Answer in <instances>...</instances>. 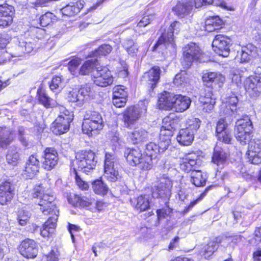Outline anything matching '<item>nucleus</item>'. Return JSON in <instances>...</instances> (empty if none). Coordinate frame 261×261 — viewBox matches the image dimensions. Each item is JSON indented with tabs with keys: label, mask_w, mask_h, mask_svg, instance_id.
Returning <instances> with one entry per match:
<instances>
[{
	"label": "nucleus",
	"mask_w": 261,
	"mask_h": 261,
	"mask_svg": "<svg viewBox=\"0 0 261 261\" xmlns=\"http://www.w3.org/2000/svg\"><path fill=\"white\" fill-rule=\"evenodd\" d=\"M163 125L161 127L160 140L158 144L150 142L146 145L145 156H149L153 163L152 160L159 154L167 149L171 142V137L176 127L175 120L170 116H167L163 119Z\"/></svg>",
	"instance_id": "nucleus-1"
},
{
	"label": "nucleus",
	"mask_w": 261,
	"mask_h": 261,
	"mask_svg": "<svg viewBox=\"0 0 261 261\" xmlns=\"http://www.w3.org/2000/svg\"><path fill=\"white\" fill-rule=\"evenodd\" d=\"M158 102L160 108L174 109L176 112H183L189 109L191 100L188 96L165 91L161 94Z\"/></svg>",
	"instance_id": "nucleus-2"
},
{
	"label": "nucleus",
	"mask_w": 261,
	"mask_h": 261,
	"mask_svg": "<svg viewBox=\"0 0 261 261\" xmlns=\"http://www.w3.org/2000/svg\"><path fill=\"white\" fill-rule=\"evenodd\" d=\"M42 187L36 186L32 193V197L37 198L40 210L45 215H59V211L54 202L55 197L48 193H43Z\"/></svg>",
	"instance_id": "nucleus-3"
},
{
	"label": "nucleus",
	"mask_w": 261,
	"mask_h": 261,
	"mask_svg": "<svg viewBox=\"0 0 261 261\" xmlns=\"http://www.w3.org/2000/svg\"><path fill=\"white\" fill-rule=\"evenodd\" d=\"M97 161L95 153L91 150H83L76 153L75 160L73 162L74 171H81L88 174L94 169Z\"/></svg>",
	"instance_id": "nucleus-4"
},
{
	"label": "nucleus",
	"mask_w": 261,
	"mask_h": 261,
	"mask_svg": "<svg viewBox=\"0 0 261 261\" xmlns=\"http://www.w3.org/2000/svg\"><path fill=\"white\" fill-rule=\"evenodd\" d=\"M103 126L104 121L99 112L89 111L86 113L82 125L84 133L92 135L93 132L102 129Z\"/></svg>",
	"instance_id": "nucleus-5"
},
{
	"label": "nucleus",
	"mask_w": 261,
	"mask_h": 261,
	"mask_svg": "<svg viewBox=\"0 0 261 261\" xmlns=\"http://www.w3.org/2000/svg\"><path fill=\"white\" fill-rule=\"evenodd\" d=\"M252 128V123L248 116L237 119L234 130V136L237 140L241 144H246L250 141Z\"/></svg>",
	"instance_id": "nucleus-6"
},
{
	"label": "nucleus",
	"mask_w": 261,
	"mask_h": 261,
	"mask_svg": "<svg viewBox=\"0 0 261 261\" xmlns=\"http://www.w3.org/2000/svg\"><path fill=\"white\" fill-rule=\"evenodd\" d=\"M126 159L132 166H139L143 170H150L152 167V162L149 156L143 155L139 148L129 149L125 152Z\"/></svg>",
	"instance_id": "nucleus-7"
},
{
	"label": "nucleus",
	"mask_w": 261,
	"mask_h": 261,
	"mask_svg": "<svg viewBox=\"0 0 261 261\" xmlns=\"http://www.w3.org/2000/svg\"><path fill=\"white\" fill-rule=\"evenodd\" d=\"M104 171V177L111 182H115L120 178L118 160L114 153L106 152Z\"/></svg>",
	"instance_id": "nucleus-8"
},
{
	"label": "nucleus",
	"mask_w": 261,
	"mask_h": 261,
	"mask_svg": "<svg viewBox=\"0 0 261 261\" xmlns=\"http://www.w3.org/2000/svg\"><path fill=\"white\" fill-rule=\"evenodd\" d=\"M202 80L206 87L202 89L200 96L213 97L212 84L218 85L219 87H221L225 81V78L219 73L208 72L203 74Z\"/></svg>",
	"instance_id": "nucleus-9"
},
{
	"label": "nucleus",
	"mask_w": 261,
	"mask_h": 261,
	"mask_svg": "<svg viewBox=\"0 0 261 261\" xmlns=\"http://www.w3.org/2000/svg\"><path fill=\"white\" fill-rule=\"evenodd\" d=\"M147 111L146 107L142 102L137 106L130 107L123 114V120L125 126L131 127Z\"/></svg>",
	"instance_id": "nucleus-10"
},
{
	"label": "nucleus",
	"mask_w": 261,
	"mask_h": 261,
	"mask_svg": "<svg viewBox=\"0 0 261 261\" xmlns=\"http://www.w3.org/2000/svg\"><path fill=\"white\" fill-rule=\"evenodd\" d=\"M184 59L181 64L184 68H189L195 61H197L201 55L199 47L194 43H190L183 48Z\"/></svg>",
	"instance_id": "nucleus-11"
},
{
	"label": "nucleus",
	"mask_w": 261,
	"mask_h": 261,
	"mask_svg": "<svg viewBox=\"0 0 261 261\" xmlns=\"http://www.w3.org/2000/svg\"><path fill=\"white\" fill-rule=\"evenodd\" d=\"M181 24L179 22L175 21L170 24L167 30L162 33L156 43L153 46V50H155L159 46L171 44L173 45L174 41V34H177L180 30Z\"/></svg>",
	"instance_id": "nucleus-12"
},
{
	"label": "nucleus",
	"mask_w": 261,
	"mask_h": 261,
	"mask_svg": "<svg viewBox=\"0 0 261 261\" xmlns=\"http://www.w3.org/2000/svg\"><path fill=\"white\" fill-rule=\"evenodd\" d=\"M159 181V185L153 188L152 196L156 198L168 199L171 194V180L168 177L163 175L160 178Z\"/></svg>",
	"instance_id": "nucleus-13"
},
{
	"label": "nucleus",
	"mask_w": 261,
	"mask_h": 261,
	"mask_svg": "<svg viewBox=\"0 0 261 261\" xmlns=\"http://www.w3.org/2000/svg\"><path fill=\"white\" fill-rule=\"evenodd\" d=\"M230 39L226 36L216 35L212 43L214 50L219 56L228 57L230 51Z\"/></svg>",
	"instance_id": "nucleus-14"
},
{
	"label": "nucleus",
	"mask_w": 261,
	"mask_h": 261,
	"mask_svg": "<svg viewBox=\"0 0 261 261\" xmlns=\"http://www.w3.org/2000/svg\"><path fill=\"white\" fill-rule=\"evenodd\" d=\"M93 77L95 84L100 87H107L113 82V77L110 71L101 67L96 68L93 70Z\"/></svg>",
	"instance_id": "nucleus-15"
},
{
	"label": "nucleus",
	"mask_w": 261,
	"mask_h": 261,
	"mask_svg": "<svg viewBox=\"0 0 261 261\" xmlns=\"http://www.w3.org/2000/svg\"><path fill=\"white\" fill-rule=\"evenodd\" d=\"M59 158L57 150L54 148H46L42 155V167L50 171L57 165Z\"/></svg>",
	"instance_id": "nucleus-16"
},
{
	"label": "nucleus",
	"mask_w": 261,
	"mask_h": 261,
	"mask_svg": "<svg viewBox=\"0 0 261 261\" xmlns=\"http://www.w3.org/2000/svg\"><path fill=\"white\" fill-rule=\"evenodd\" d=\"M19 252L24 257L27 258H35L38 252V247L37 243L29 239L22 241L18 248Z\"/></svg>",
	"instance_id": "nucleus-17"
},
{
	"label": "nucleus",
	"mask_w": 261,
	"mask_h": 261,
	"mask_svg": "<svg viewBox=\"0 0 261 261\" xmlns=\"http://www.w3.org/2000/svg\"><path fill=\"white\" fill-rule=\"evenodd\" d=\"M247 154L251 164L261 163V140H250Z\"/></svg>",
	"instance_id": "nucleus-18"
},
{
	"label": "nucleus",
	"mask_w": 261,
	"mask_h": 261,
	"mask_svg": "<svg viewBox=\"0 0 261 261\" xmlns=\"http://www.w3.org/2000/svg\"><path fill=\"white\" fill-rule=\"evenodd\" d=\"M72 116H58L52 123L51 129L56 135L63 134L69 130Z\"/></svg>",
	"instance_id": "nucleus-19"
},
{
	"label": "nucleus",
	"mask_w": 261,
	"mask_h": 261,
	"mask_svg": "<svg viewBox=\"0 0 261 261\" xmlns=\"http://www.w3.org/2000/svg\"><path fill=\"white\" fill-rule=\"evenodd\" d=\"M40 162L36 154L31 155L26 163L25 169L22 173L25 178H32L39 172Z\"/></svg>",
	"instance_id": "nucleus-20"
},
{
	"label": "nucleus",
	"mask_w": 261,
	"mask_h": 261,
	"mask_svg": "<svg viewBox=\"0 0 261 261\" xmlns=\"http://www.w3.org/2000/svg\"><path fill=\"white\" fill-rule=\"evenodd\" d=\"M14 9L12 6L7 4L0 5V27H7L10 25L13 21Z\"/></svg>",
	"instance_id": "nucleus-21"
},
{
	"label": "nucleus",
	"mask_w": 261,
	"mask_h": 261,
	"mask_svg": "<svg viewBox=\"0 0 261 261\" xmlns=\"http://www.w3.org/2000/svg\"><path fill=\"white\" fill-rule=\"evenodd\" d=\"M193 7L192 0H181L173 7L172 11L178 17L184 18L190 14Z\"/></svg>",
	"instance_id": "nucleus-22"
},
{
	"label": "nucleus",
	"mask_w": 261,
	"mask_h": 261,
	"mask_svg": "<svg viewBox=\"0 0 261 261\" xmlns=\"http://www.w3.org/2000/svg\"><path fill=\"white\" fill-rule=\"evenodd\" d=\"M246 91L252 96H257L261 93V81L253 76L248 77L244 82Z\"/></svg>",
	"instance_id": "nucleus-23"
},
{
	"label": "nucleus",
	"mask_w": 261,
	"mask_h": 261,
	"mask_svg": "<svg viewBox=\"0 0 261 261\" xmlns=\"http://www.w3.org/2000/svg\"><path fill=\"white\" fill-rule=\"evenodd\" d=\"M161 69L159 66H153L143 76V80L145 81L153 90L156 86L160 78Z\"/></svg>",
	"instance_id": "nucleus-24"
},
{
	"label": "nucleus",
	"mask_w": 261,
	"mask_h": 261,
	"mask_svg": "<svg viewBox=\"0 0 261 261\" xmlns=\"http://www.w3.org/2000/svg\"><path fill=\"white\" fill-rule=\"evenodd\" d=\"M216 132L218 140L226 144L230 143L232 137L223 119H220L217 122Z\"/></svg>",
	"instance_id": "nucleus-25"
},
{
	"label": "nucleus",
	"mask_w": 261,
	"mask_h": 261,
	"mask_svg": "<svg viewBox=\"0 0 261 261\" xmlns=\"http://www.w3.org/2000/svg\"><path fill=\"white\" fill-rule=\"evenodd\" d=\"M238 102L237 96L234 95L228 97L226 100V108L224 110L223 113L226 115H230L234 118L240 115L241 110L237 108V105Z\"/></svg>",
	"instance_id": "nucleus-26"
},
{
	"label": "nucleus",
	"mask_w": 261,
	"mask_h": 261,
	"mask_svg": "<svg viewBox=\"0 0 261 261\" xmlns=\"http://www.w3.org/2000/svg\"><path fill=\"white\" fill-rule=\"evenodd\" d=\"M83 2L81 1L69 3L61 9L63 15L71 17L77 14L83 8Z\"/></svg>",
	"instance_id": "nucleus-27"
},
{
	"label": "nucleus",
	"mask_w": 261,
	"mask_h": 261,
	"mask_svg": "<svg viewBox=\"0 0 261 261\" xmlns=\"http://www.w3.org/2000/svg\"><path fill=\"white\" fill-rule=\"evenodd\" d=\"M13 133L9 128L0 127V148L6 149L14 140Z\"/></svg>",
	"instance_id": "nucleus-28"
},
{
	"label": "nucleus",
	"mask_w": 261,
	"mask_h": 261,
	"mask_svg": "<svg viewBox=\"0 0 261 261\" xmlns=\"http://www.w3.org/2000/svg\"><path fill=\"white\" fill-rule=\"evenodd\" d=\"M227 156V153L222 148L217 146L214 149L212 162L222 168L226 162Z\"/></svg>",
	"instance_id": "nucleus-29"
},
{
	"label": "nucleus",
	"mask_w": 261,
	"mask_h": 261,
	"mask_svg": "<svg viewBox=\"0 0 261 261\" xmlns=\"http://www.w3.org/2000/svg\"><path fill=\"white\" fill-rule=\"evenodd\" d=\"M59 215H55L50 216L43 226V229L41 230V234L43 237H47L54 232V229L56 226V222Z\"/></svg>",
	"instance_id": "nucleus-30"
},
{
	"label": "nucleus",
	"mask_w": 261,
	"mask_h": 261,
	"mask_svg": "<svg viewBox=\"0 0 261 261\" xmlns=\"http://www.w3.org/2000/svg\"><path fill=\"white\" fill-rule=\"evenodd\" d=\"M223 21L218 16H210L205 21V30L212 32L221 29Z\"/></svg>",
	"instance_id": "nucleus-31"
},
{
	"label": "nucleus",
	"mask_w": 261,
	"mask_h": 261,
	"mask_svg": "<svg viewBox=\"0 0 261 261\" xmlns=\"http://www.w3.org/2000/svg\"><path fill=\"white\" fill-rule=\"evenodd\" d=\"M179 143L184 146L190 145L194 140L193 132L188 129H181L179 130L176 137Z\"/></svg>",
	"instance_id": "nucleus-32"
},
{
	"label": "nucleus",
	"mask_w": 261,
	"mask_h": 261,
	"mask_svg": "<svg viewBox=\"0 0 261 261\" xmlns=\"http://www.w3.org/2000/svg\"><path fill=\"white\" fill-rule=\"evenodd\" d=\"M20 148L16 146H11L6 154L7 163L12 166H16L20 160Z\"/></svg>",
	"instance_id": "nucleus-33"
},
{
	"label": "nucleus",
	"mask_w": 261,
	"mask_h": 261,
	"mask_svg": "<svg viewBox=\"0 0 261 261\" xmlns=\"http://www.w3.org/2000/svg\"><path fill=\"white\" fill-rule=\"evenodd\" d=\"M37 94L38 100L45 108H53L57 106V102L49 97L46 94L45 90L41 88H39L37 90Z\"/></svg>",
	"instance_id": "nucleus-34"
},
{
	"label": "nucleus",
	"mask_w": 261,
	"mask_h": 261,
	"mask_svg": "<svg viewBox=\"0 0 261 261\" xmlns=\"http://www.w3.org/2000/svg\"><path fill=\"white\" fill-rule=\"evenodd\" d=\"M77 92L79 94V106L81 107L90 99L91 92L90 85L86 84L81 85L77 90Z\"/></svg>",
	"instance_id": "nucleus-35"
},
{
	"label": "nucleus",
	"mask_w": 261,
	"mask_h": 261,
	"mask_svg": "<svg viewBox=\"0 0 261 261\" xmlns=\"http://www.w3.org/2000/svg\"><path fill=\"white\" fill-rule=\"evenodd\" d=\"M129 137L133 144H138L147 141L148 139V134L144 129H136L130 134Z\"/></svg>",
	"instance_id": "nucleus-36"
},
{
	"label": "nucleus",
	"mask_w": 261,
	"mask_h": 261,
	"mask_svg": "<svg viewBox=\"0 0 261 261\" xmlns=\"http://www.w3.org/2000/svg\"><path fill=\"white\" fill-rule=\"evenodd\" d=\"M97 61L96 59H91L86 61L79 70V73L83 75L91 74L93 76V70L99 67L97 66Z\"/></svg>",
	"instance_id": "nucleus-37"
},
{
	"label": "nucleus",
	"mask_w": 261,
	"mask_h": 261,
	"mask_svg": "<svg viewBox=\"0 0 261 261\" xmlns=\"http://www.w3.org/2000/svg\"><path fill=\"white\" fill-rule=\"evenodd\" d=\"M206 175L200 170L193 171L191 173L190 181L196 187H202L205 185Z\"/></svg>",
	"instance_id": "nucleus-38"
},
{
	"label": "nucleus",
	"mask_w": 261,
	"mask_h": 261,
	"mask_svg": "<svg viewBox=\"0 0 261 261\" xmlns=\"http://www.w3.org/2000/svg\"><path fill=\"white\" fill-rule=\"evenodd\" d=\"M135 208L140 212L149 207V197L147 195H141L132 202Z\"/></svg>",
	"instance_id": "nucleus-39"
},
{
	"label": "nucleus",
	"mask_w": 261,
	"mask_h": 261,
	"mask_svg": "<svg viewBox=\"0 0 261 261\" xmlns=\"http://www.w3.org/2000/svg\"><path fill=\"white\" fill-rule=\"evenodd\" d=\"M92 188L95 194L101 195L107 194L109 190L107 185L103 182L101 178L94 180L92 182Z\"/></svg>",
	"instance_id": "nucleus-40"
},
{
	"label": "nucleus",
	"mask_w": 261,
	"mask_h": 261,
	"mask_svg": "<svg viewBox=\"0 0 261 261\" xmlns=\"http://www.w3.org/2000/svg\"><path fill=\"white\" fill-rule=\"evenodd\" d=\"M69 202L75 207H88L91 204V201L87 197H81L75 195L73 198L68 199Z\"/></svg>",
	"instance_id": "nucleus-41"
},
{
	"label": "nucleus",
	"mask_w": 261,
	"mask_h": 261,
	"mask_svg": "<svg viewBox=\"0 0 261 261\" xmlns=\"http://www.w3.org/2000/svg\"><path fill=\"white\" fill-rule=\"evenodd\" d=\"M199 101L203 104V109L206 112H209L214 108L216 103L215 99L213 97H206L205 96H200Z\"/></svg>",
	"instance_id": "nucleus-42"
},
{
	"label": "nucleus",
	"mask_w": 261,
	"mask_h": 261,
	"mask_svg": "<svg viewBox=\"0 0 261 261\" xmlns=\"http://www.w3.org/2000/svg\"><path fill=\"white\" fill-rule=\"evenodd\" d=\"M112 49V47L109 44H102L100 45L97 49L91 55L92 57H100L101 56H106L110 54Z\"/></svg>",
	"instance_id": "nucleus-43"
},
{
	"label": "nucleus",
	"mask_w": 261,
	"mask_h": 261,
	"mask_svg": "<svg viewBox=\"0 0 261 261\" xmlns=\"http://www.w3.org/2000/svg\"><path fill=\"white\" fill-rule=\"evenodd\" d=\"M218 245L214 239L211 241L204 247L203 255L205 258L211 256L218 249Z\"/></svg>",
	"instance_id": "nucleus-44"
},
{
	"label": "nucleus",
	"mask_w": 261,
	"mask_h": 261,
	"mask_svg": "<svg viewBox=\"0 0 261 261\" xmlns=\"http://www.w3.org/2000/svg\"><path fill=\"white\" fill-rule=\"evenodd\" d=\"M56 20V16L51 12H47L40 17V24L41 27H45Z\"/></svg>",
	"instance_id": "nucleus-45"
},
{
	"label": "nucleus",
	"mask_w": 261,
	"mask_h": 261,
	"mask_svg": "<svg viewBox=\"0 0 261 261\" xmlns=\"http://www.w3.org/2000/svg\"><path fill=\"white\" fill-rule=\"evenodd\" d=\"M64 86V83L63 79L60 76H55L52 79L51 83L49 85L50 89L52 91L62 89Z\"/></svg>",
	"instance_id": "nucleus-46"
},
{
	"label": "nucleus",
	"mask_w": 261,
	"mask_h": 261,
	"mask_svg": "<svg viewBox=\"0 0 261 261\" xmlns=\"http://www.w3.org/2000/svg\"><path fill=\"white\" fill-rule=\"evenodd\" d=\"M188 81L187 75L185 71H182L181 72L177 74L173 80V83L177 86H182Z\"/></svg>",
	"instance_id": "nucleus-47"
},
{
	"label": "nucleus",
	"mask_w": 261,
	"mask_h": 261,
	"mask_svg": "<svg viewBox=\"0 0 261 261\" xmlns=\"http://www.w3.org/2000/svg\"><path fill=\"white\" fill-rule=\"evenodd\" d=\"M187 124L188 126L186 129H188L189 131L193 132L194 134L199 128L200 120L198 118H192L188 119Z\"/></svg>",
	"instance_id": "nucleus-48"
},
{
	"label": "nucleus",
	"mask_w": 261,
	"mask_h": 261,
	"mask_svg": "<svg viewBox=\"0 0 261 261\" xmlns=\"http://www.w3.org/2000/svg\"><path fill=\"white\" fill-rule=\"evenodd\" d=\"M81 63V60L79 58H74L68 63V69L73 75L77 73V67Z\"/></svg>",
	"instance_id": "nucleus-49"
},
{
	"label": "nucleus",
	"mask_w": 261,
	"mask_h": 261,
	"mask_svg": "<svg viewBox=\"0 0 261 261\" xmlns=\"http://www.w3.org/2000/svg\"><path fill=\"white\" fill-rule=\"evenodd\" d=\"M113 96L116 98H127V93L123 86H117L113 88Z\"/></svg>",
	"instance_id": "nucleus-50"
},
{
	"label": "nucleus",
	"mask_w": 261,
	"mask_h": 261,
	"mask_svg": "<svg viewBox=\"0 0 261 261\" xmlns=\"http://www.w3.org/2000/svg\"><path fill=\"white\" fill-rule=\"evenodd\" d=\"M213 187H214V186H210L207 187L205 189L204 192L202 193L201 194V195H200V196L198 198H197L196 200H194L193 201L191 202L190 203V204L188 205V206L185 209L184 212L185 213H187L190 210H191L192 208V207L195 204H196L199 201H200L206 195V194L207 193V192L209 190H210L211 189H212Z\"/></svg>",
	"instance_id": "nucleus-51"
},
{
	"label": "nucleus",
	"mask_w": 261,
	"mask_h": 261,
	"mask_svg": "<svg viewBox=\"0 0 261 261\" xmlns=\"http://www.w3.org/2000/svg\"><path fill=\"white\" fill-rule=\"evenodd\" d=\"M18 139L21 144L27 147L28 145V139L27 138L25 135V129L23 126H19L18 128Z\"/></svg>",
	"instance_id": "nucleus-52"
},
{
	"label": "nucleus",
	"mask_w": 261,
	"mask_h": 261,
	"mask_svg": "<svg viewBox=\"0 0 261 261\" xmlns=\"http://www.w3.org/2000/svg\"><path fill=\"white\" fill-rule=\"evenodd\" d=\"M14 194H10L4 191H0V203L2 205L7 204L13 198Z\"/></svg>",
	"instance_id": "nucleus-53"
},
{
	"label": "nucleus",
	"mask_w": 261,
	"mask_h": 261,
	"mask_svg": "<svg viewBox=\"0 0 261 261\" xmlns=\"http://www.w3.org/2000/svg\"><path fill=\"white\" fill-rule=\"evenodd\" d=\"M18 47L23 53H30L34 48V45L31 42H22Z\"/></svg>",
	"instance_id": "nucleus-54"
},
{
	"label": "nucleus",
	"mask_w": 261,
	"mask_h": 261,
	"mask_svg": "<svg viewBox=\"0 0 261 261\" xmlns=\"http://www.w3.org/2000/svg\"><path fill=\"white\" fill-rule=\"evenodd\" d=\"M214 240L218 245L221 244L224 247H227L231 243L230 237L222 235L214 238Z\"/></svg>",
	"instance_id": "nucleus-55"
},
{
	"label": "nucleus",
	"mask_w": 261,
	"mask_h": 261,
	"mask_svg": "<svg viewBox=\"0 0 261 261\" xmlns=\"http://www.w3.org/2000/svg\"><path fill=\"white\" fill-rule=\"evenodd\" d=\"M14 186L8 180L2 182L0 184V191H4L6 192L10 193V194H14Z\"/></svg>",
	"instance_id": "nucleus-56"
},
{
	"label": "nucleus",
	"mask_w": 261,
	"mask_h": 261,
	"mask_svg": "<svg viewBox=\"0 0 261 261\" xmlns=\"http://www.w3.org/2000/svg\"><path fill=\"white\" fill-rule=\"evenodd\" d=\"M29 218L30 215L28 212L24 210H21L19 212L17 219L21 225L23 226L26 224Z\"/></svg>",
	"instance_id": "nucleus-57"
},
{
	"label": "nucleus",
	"mask_w": 261,
	"mask_h": 261,
	"mask_svg": "<svg viewBox=\"0 0 261 261\" xmlns=\"http://www.w3.org/2000/svg\"><path fill=\"white\" fill-rule=\"evenodd\" d=\"M252 57V50H249L248 47H246L242 49L241 55L240 57L241 62H247Z\"/></svg>",
	"instance_id": "nucleus-58"
},
{
	"label": "nucleus",
	"mask_w": 261,
	"mask_h": 261,
	"mask_svg": "<svg viewBox=\"0 0 261 261\" xmlns=\"http://www.w3.org/2000/svg\"><path fill=\"white\" fill-rule=\"evenodd\" d=\"M68 99L72 102H76L79 106V94L77 89H73L69 92L68 95Z\"/></svg>",
	"instance_id": "nucleus-59"
},
{
	"label": "nucleus",
	"mask_w": 261,
	"mask_h": 261,
	"mask_svg": "<svg viewBox=\"0 0 261 261\" xmlns=\"http://www.w3.org/2000/svg\"><path fill=\"white\" fill-rule=\"evenodd\" d=\"M153 17V15H151L144 16L142 18V19L138 22V25L139 27H146L152 20Z\"/></svg>",
	"instance_id": "nucleus-60"
},
{
	"label": "nucleus",
	"mask_w": 261,
	"mask_h": 261,
	"mask_svg": "<svg viewBox=\"0 0 261 261\" xmlns=\"http://www.w3.org/2000/svg\"><path fill=\"white\" fill-rule=\"evenodd\" d=\"M126 101V98H116L113 96V103L117 108L124 107Z\"/></svg>",
	"instance_id": "nucleus-61"
},
{
	"label": "nucleus",
	"mask_w": 261,
	"mask_h": 261,
	"mask_svg": "<svg viewBox=\"0 0 261 261\" xmlns=\"http://www.w3.org/2000/svg\"><path fill=\"white\" fill-rule=\"evenodd\" d=\"M180 167L182 170L187 172L190 171L192 172L193 171V169L192 168L187 158H186L182 163L180 164Z\"/></svg>",
	"instance_id": "nucleus-62"
},
{
	"label": "nucleus",
	"mask_w": 261,
	"mask_h": 261,
	"mask_svg": "<svg viewBox=\"0 0 261 261\" xmlns=\"http://www.w3.org/2000/svg\"><path fill=\"white\" fill-rule=\"evenodd\" d=\"M59 255V252L56 250H52L50 253L47 255V261H58V257Z\"/></svg>",
	"instance_id": "nucleus-63"
},
{
	"label": "nucleus",
	"mask_w": 261,
	"mask_h": 261,
	"mask_svg": "<svg viewBox=\"0 0 261 261\" xmlns=\"http://www.w3.org/2000/svg\"><path fill=\"white\" fill-rule=\"evenodd\" d=\"M254 239L255 241L257 242H261V226L256 227L254 232Z\"/></svg>",
	"instance_id": "nucleus-64"
}]
</instances>
